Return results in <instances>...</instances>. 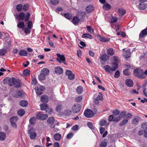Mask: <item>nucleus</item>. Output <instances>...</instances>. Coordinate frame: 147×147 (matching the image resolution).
<instances>
[{
    "label": "nucleus",
    "instance_id": "nucleus-1",
    "mask_svg": "<svg viewBox=\"0 0 147 147\" xmlns=\"http://www.w3.org/2000/svg\"><path fill=\"white\" fill-rule=\"evenodd\" d=\"M49 73L48 69L46 68L43 69L41 71L40 74L38 76V79L41 81L45 80L46 76L48 75Z\"/></svg>",
    "mask_w": 147,
    "mask_h": 147
},
{
    "label": "nucleus",
    "instance_id": "nucleus-2",
    "mask_svg": "<svg viewBox=\"0 0 147 147\" xmlns=\"http://www.w3.org/2000/svg\"><path fill=\"white\" fill-rule=\"evenodd\" d=\"M134 74L136 76L142 79H144L145 77L144 71L140 68H136L134 69Z\"/></svg>",
    "mask_w": 147,
    "mask_h": 147
},
{
    "label": "nucleus",
    "instance_id": "nucleus-3",
    "mask_svg": "<svg viewBox=\"0 0 147 147\" xmlns=\"http://www.w3.org/2000/svg\"><path fill=\"white\" fill-rule=\"evenodd\" d=\"M30 14L29 13H27L25 15L24 13L21 12L19 15V18L22 21L24 20L25 22H27L30 19Z\"/></svg>",
    "mask_w": 147,
    "mask_h": 147
},
{
    "label": "nucleus",
    "instance_id": "nucleus-4",
    "mask_svg": "<svg viewBox=\"0 0 147 147\" xmlns=\"http://www.w3.org/2000/svg\"><path fill=\"white\" fill-rule=\"evenodd\" d=\"M15 81V78H6L3 80V83L4 84H8L10 86L13 85Z\"/></svg>",
    "mask_w": 147,
    "mask_h": 147
},
{
    "label": "nucleus",
    "instance_id": "nucleus-5",
    "mask_svg": "<svg viewBox=\"0 0 147 147\" xmlns=\"http://www.w3.org/2000/svg\"><path fill=\"white\" fill-rule=\"evenodd\" d=\"M85 116L87 118H91L94 116V113L92 111L89 109H86L84 112Z\"/></svg>",
    "mask_w": 147,
    "mask_h": 147
},
{
    "label": "nucleus",
    "instance_id": "nucleus-6",
    "mask_svg": "<svg viewBox=\"0 0 147 147\" xmlns=\"http://www.w3.org/2000/svg\"><path fill=\"white\" fill-rule=\"evenodd\" d=\"M48 115L47 114H43L41 112L38 113L36 115V118L38 119L44 120L48 117Z\"/></svg>",
    "mask_w": 147,
    "mask_h": 147
},
{
    "label": "nucleus",
    "instance_id": "nucleus-7",
    "mask_svg": "<svg viewBox=\"0 0 147 147\" xmlns=\"http://www.w3.org/2000/svg\"><path fill=\"white\" fill-rule=\"evenodd\" d=\"M18 119L16 116H13L11 117L9 121L11 124V126L15 128H16L17 126L16 124Z\"/></svg>",
    "mask_w": 147,
    "mask_h": 147
},
{
    "label": "nucleus",
    "instance_id": "nucleus-8",
    "mask_svg": "<svg viewBox=\"0 0 147 147\" xmlns=\"http://www.w3.org/2000/svg\"><path fill=\"white\" fill-rule=\"evenodd\" d=\"M57 59L59 63L62 62L65 64H66L65 62V58L64 55H61L59 53H57Z\"/></svg>",
    "mask_w": 147,
    "mask_h": 147
},
{
    "label": "nucleus",
    "instance_id": "nucleus-9",
    "mask_svg": "<svg viewBox=\"0 0 147 147\" xmlns=\"http://www.w3.org/2000/svg\"><path fill=\"white\" fill-rule=\"evenodd\" d=\"M81 109V106L78 104L74 105L72 107V111L75 113H77L79 112Z\"/></svg>",
    "mask_w": 147,
    "mask_h": 147
},
{
    "label": "nucleus",
    "instance_id": "nucleus-10",
    "mask_svg": "<svg viewBox=\"0 0 147 147\" xmlns=\"http://www.w3.org/2000/svg\"><path fill=\"white\" fill-rule=\"evenodd\" d=\"M28 133L29 135L30 138L31 139H34L36 138V134L34 131V130L33 128H30L28 131Z\"/></svg>",
    "mask_w": 147,
    "mask_h": 147
},
{
    "label": "nucleus",
    "instance_id": "nucleus-11",
    "mask_svg": "<svg viewBox=\"0 0 147 147\" xmlns=\"http://www.w3.org/2000/svg\"><path fill=\"white\" fill-rule=\"evenodd\" d=\"M65 74L68 76V78L70 80H73L75 78V75L70 70H67L65 72Z\"/></svg>",
    "mask_w": 147,
    "mask_h": 147
},
{
    "label": "nucleus",
    "instance_id": "nucleus-12",
    "mask_svg": "<svg viewBox=\"0 0 147 147\" xmlns=\"http://www.w3.org/2000/svg\"><path fill=\"white\" fill-rule=\"evenodd\" d=\"M55 121V120L53 117H49L48 119L47 120V122L48 123L51 125L50 127L52 128L53 129L55 128V125L53 127H52V125L53 124Z\"/></svg>",
    "mask_w": 147,
    "mask_h": 147
},
{
    "label": "nucleus",
    "instance_id": "nucleus-13",
    "mask_svg": "<svg viewBox=\"0 0 147 147\" xmlns=\"http://www.w3.org/2000/svg\"><path fill=\"white\" fill-rule=\"evenodd\" d=\"M102 93H99L97 96V97L95 99L94 102L96 105H98L99 103V100H102L103 98L102 96Z\"/></svg>",
    "mask_w": 147,
    "mask_h": 147
},
{
    "label": "nucleus",
    "instance_id": "nucleus-14",
    "mask_svg": "<svg viewBox=\"0 0 147 147\" xmlns=\"http://www.w3.org/2000/svg\"><path fill=\"white\" fill-rule=\"evenodd\" d=\"M97 36L98 39L101 42H105L109 40V38L102 37L99 34H97Z\"/></svg>",
    "mask_w": 147,
    "mask_h": 147
},
{
    "label": "nucleus",
    "instance_id": "nucleus-15",
    "mask_svg": "<svg viewBox=\"0 0 147 147\" xmlns=\"http://www.w3.org/2000/svg\"><path fill=\"white\" fill-rule=\"evenodd\" d=\"M55 71L57 74H60L63 73V71L61 67L58 66L55 68Z\"/></svg>",
    "mask_w": 147,
    "mask_h": 147
},
{
    "label": "nucleus",
    "instance_id": "nucleus-16",
    "mask_svg": "<svg viewBox=\"0 0 147 147\" xmlns=\"http://www.w3.org/2000/svg\"><path fill=\"white\" fill-rule=\"evenodd\" d=\"M21 85V82L20 80L19 79L16 80L15 79V81L13 84L14 85V87L18 88L20 87Z\"/></svg>",
    "mask_w": 147,
    "mask_h": 147
},
{
    "label": "nucleus",
    "instance_id": "nucleus-17",
    "mask_svg": "<svg viewBox=\"0 0 147 147\" xmlns=\"http://www.w3.org/2000/svg\"><path fill=\"white\" fill-rule=\"evenodd\" d=\"M86 11L88 13H90L94 11V7L91 5L87 6L86 8Z\"/></svg>",
    "mask_w": 147,
    "mask_h": 147
},
{
    "label": "nucleus",
    "instance_id": "nucleus-18",
    "mask_svg": "<svg viewBox=\"0 0 147 147\" xmlns=\"http://www.w3.org/2000/svg\"><path fill=\"white\" fill-rule=\"evenodd\" d=\"M138 5V8L140 10H144L146 9L147 7V5L144 3L140 2Z\"/></svg>",
    "mask_w": 147,
    "mask_h": 147
},
{
    "label": "nucleus",
    "instance_id": "nucleus-19",
    "mask_svg": "<svg viewBox=\"0 0 147 147\" xmlns=\"http://www.w3.org/2000/svg\"><path fill=\"white\" fill-rule=\"evenodd\" d=\"M103 68L107 72L109 73L111 71H112V69L110 66L108 65H105L103 67Z\"/></svg>",
    "mask_w": 147,
    "mask_h": 147
},
{
    "label": "nucleus",
    "instance_id": "nucleus-20",
    "mask_svg": "<svg viewBox=\"0 0 147 147\" xmlns=\"http://www.w3.org/2000/svg\"><path fill=\"white\" fill-rule=\"evenodd\" d=\"M40 100L42 102H47L48 101V97L46 95H43L41 97Z\"/></svg>",
    "mask_w": 147,
    "mask_h": 147
},
{
    "label": "nucleus",
    "instance_id": "nucleus-21",
    "mask_svg": "<svg viewBox=\"0 0 147 147\" xmlns=\"http://www.w3.org/2000/svg\"><path fill=\"white\" fill-rule=\"evenodd\" d=\"M147 34V28L143 30L139 34L140 38H143L144 36Z\"/></svg>",
    "mask_w": 147,
    "mask_h": 147
},
{
    "label": "nucleus",
    "instance_id": "nucleus-22",
    "mask_svg": "<svg viewBox=\"0 0 147 147\" xmlns=\"http://www.w3.org/2000/svg\"><path fill=\"white\" fill-rule=\"evenodd\" d=\"M126 84L128 87H132L133 85V82L130 79H128L125 81Z\"/></svg>",
    "mask_w": 147,
    "mask_h": 147
},
{
    "label": "nucleus",
    "instance_id": "nucleus-23",
    "mask_svg": "<svg viewBox=\"0 0 147 147\" xmlns=\"http://www.w3.org/2000/svg\"><path fill=\"white\" fill-rule=\"evenodd\" d=\"M109 57L106 54H104L101 56L100 59L104 61H106L107 60L109 59Z\"/></svg>",
    "mask_w": 147,
    "mask_h": 147
},
{
    "label": "nucleus",
    "instance_id": "nucleus-24",
    "mask_svg": "<svg viewBox=\"0 0 147 147\" xmlns=\"http://www.w3.org/2000/svg\"><path fill=\"white\" fill-rule=\"evenodd\" d=\"M77 92L78 94H81L83 91V88L82 87L80 86H78L76 89Z\"/></svg>",
    "mask_w": 147,
    "mask_h": 147
},
{
    "label": "nucleus",
    "instance_id": "nucleus-25",
    "mask_svg": "<svg viewBox=\"0 0 147 147\" xmlns=\"http://www.w3.org/2000/svg\"><path fill=\"white\" fill-rule=\"evenodd\" d=\"M48 105L45 104L43 103L40 105V110L42 111L45 110L47 108H48Z\"/></svg>",
    "mask_w": 147,
    "mask_h": 147
},
{
    "label": "nucleus",
    "instance_id": "nucleus-26",
    "mask_svg": "<svg viewBox=\"0 0 147 147\" xmlns=\"http://www.w3.org/2000/svg\"><path fill=\"white\" fill-rule=\"evenodd\" d=\"M6 137V134L3 132H0V140L3 141L5 140Z\"/></svg>",
    "mask_w": 147,
    "mask_h": 147
},
{
    "label": "nucleus",
    "instance_id": "nucleus-27",
    "mask_svg": "<svg viewBox=\"0 0 147 147\" xmlns=\"http://www.w3.org/2000/svg\"><path fill=\"white\" fill-rule=\"evenodd\" d=\"M19 54L20 56H25L27 55L28 53L26 51L22 50L20 51Z\"/></svg>",
    "mask_w": 147,
    "mask_h": 147
},
{
    "label": "nucleus",
    "instance_id": "nucleus-28",
    "mask_svg": "<svg viewBox=\"0 0 147 147\" xmlns=\"http://www.w3.org/2000/svg\"><path fill=\"white\" fill-rule=\"evenodd\" d=\"M61 135L59 133H56L54 136V138L56 141H59L61 138Z\"/></svg>",
    "mask_w": 147,
    "mask_h": 147
},
{
    "label": "nucleus",
    "instance_id": "nucleus-29",
    "mask_svg": "<svg viewBox=\"0 0 147 147\" xmlns=\"http://www.w3.org/2000/svg\"><path fill=\"white\" fill-rule=\"evenodd\" d=\"M139 118H134L132 119L131 123L133 125H137L139 123Z\"/></svg>",
    "mask_w": 147,
    "mask_h": 147
},
{
    "label": "nucleus",
    "instance_id": "nucleus-30",
    "mask_svg": "<svg viewBox=\"0 0 147 147\" xmlns=\"http://www.w3.org/2000/svg\"><path fill=\"white\" fill-rule=\"evenodd\" d=\"M79 21L80 19L78 17H74L73 19L72 22L74 24H77L79 23Z\"/></svg>",
    "mask_w": 147,
    "mask_h": 147
},
{
    "label": "nucleus",
    "instance_id": "nucleus-31",
    "mask_svg": "<svg viewBox=\"0 0 147 147\" xmlns=\"http://www.w3.org/2000/svg\"><path fill=\"white\" fill-rule=\"evenodd\" d=\"M118 12L119 15L123 16L126 13V11L124 9H118Z\"/></svg>",
    "mask_w": 147,
    "mask_h": 147
},
{
    "label": "nucleus",
    "instance_id": "nucleus-32",
    "mask_svg": "<svg viewBox=\"0 0 147 147\" xmlns=\"http://www.w3.org/2000/svg\"><path fill=\"white\" fill-rule=\"evenodd\" d=\"M107 121L104 119H102L99 122V124L100 126H103L105 125H108L107 124Z\"/></svg>",
    "mask_w": 147,
    "mask_h": 147
},
{
    "label": "nucleus",
    "instance_id": "nucleus-33",
    "mask_svg": "<svg viewBox=\"0 0 147 147\" xmlns=\"http://www.w3.org/2000/svg\"><path fill=\"white\" fill-rule=\"evenodd\" d=\"M103 7L105 9L108 10L111 9V6L108 3H106L104 4L103 6Z\"/></svg>",
    "mask_w": 147,
    "mask_h": 147
},
{
    "label": "nucleus",
    "instance_id": "nucleus-34",
    "mask_svg": "<svg viewBox=\"0 0 147 147\" xmlns=\"http://www.w3.org/2000/svg\"><path fill=\"white\" fill-rule=\"evenodd\" d=\"M20 105L22 107H25L28 105V102L25 100L21 101L19 103Z\"/></svg>",
    "mask_w": 147,
    "mask_h": 147
},
{
    "label": "nucleus",
    "instance_id": "nucleus-35",
    "mask_svg": "<svg viewBox=\"0 0 147 147\" xmlns=\"http://www.w3.org/2000/svg\"><path fill=\"white\" fill-rule=\"evenodd\" d=\"M25 112L24 109H20L17 112V114L20 116H22L25 114Z\"/></svg>",
    "mask_w": 147,
    "mask_h": 147
},
{
    "label": "nucleus",
    "instance_id": "nucleus-36",
    "mask_svg": "<svg viewBox=\"0 0 147 147\" xmlns=\"http://www.w3.org/2000/svg\"><path fill=\"white\" fill-rule=\"evenodd\" d=\"M107 53L108 55L112 56L114 54V51L113 50V49L110 48L107 50Z\"/></svg>",
    "mask_w": 147,
    "mask_h": 147
},
{
    "label": "nucleus",
    "instance_id": "nucleus-37",
    "mask_svg": "<svg viewBox=\"0 0 147 147\" xmlns=\"http://www.w3.org/2000/svg\"><path fill=\"white\" fill-rule=\"evenodd\" d=\"M118 64L117 63H113L112 65V71H115L118 67Z\"/></svg>",
    "mask_w": 147,
    "mask_h": 147
},
{
    "label": "nucleus",
    "instance_id": "nucleus-38",
    "mask_svg": "<svg viewBox=\"0 0 147 147\" xmlns=\"http://www.w3.org/2000/svg\"><path fill=\"white\" fill-rule=\"evenodd\" d=\"M35 89L36 92V94L39 96L42 94V91L39 89V88L38 87H36L35 88Z\"/></svg>",
    "mask_w": 147,
    "mask_h": 147
},
{
    "label": "nucleus",
    "instance_id": "nucleus-39",
    "mask_svg": "<svg viewBox=\"0 0 147 147\" xmlns=\"http://www.w3.org/2000/svg\"><path fill=\"white\" fill-rule=\"evenodd\" d=\"M17 26L20 28H24L25 27L24 23L22 22H20L18 24Z\"/></svg>",
    "mask_w": 147,
    "mask_h": 147
},
{
    "label": "nucleus",
    "instance_id": "nucleus-40",
    "mask_svg": "<svg viewBox=\"0 0 147 147\" xmlns=\"http://www.w3.org/2000/svg\"><path fill=\"white\" fill-rule=\"evenodd\" d=\"M30 71L28 69H26L23 72V75L25 76H28L30 75Z\"/></svg>",
    "mask_w": 147,
    "mask_h": 147
},
{
    "label": "nucleus",
    "instance_id": "nucleus-41",
    "mask_svg": "<svg viewBox=\"0 0 147 147\" xmlns=\"http://www.w3.org/2000/svg\"><path fill=\"white\" fill-rule=\"evenodd\" d=\"M86 28L88 31L89 32L92 33L94 32V30L90 26H87Z\"/></svg>",
    "mask_w": 147,
    "mask_h": 147
},
{
    "label": "nucleus",
    "instance_id": "nucleus-42",
    "mask_svg": "<svg viewBox=\"0 0 147 147\" xmlns=\"http://www.w3.org/2000/svg\"><path fill=\"white\" fill-rule=\"evenodd\" d=\"M22 93L21 91L18 90L16 92V95L14 96L16 98H18L21 97L22 96Z\"/></svg>",
    "mask_w": 147,
    "mask_h": 147
},
{
    "label": "nucleus",
    "instance_id": "nucleus-43",
    "mask_svg": "<svg viewBox=\"0 0 147 147\" xmlns=\"http://www.w3.org/2000/svg\"><path fill=\"white\" fill-rule=\"evenodd\" d=\"M5 47L8 49L11 46V42L9 40H7L5 42Z\"/></svg>",
    "mask_w": 147,
    "mask_h": 147
},
{
    "label": "nucleus",
    "instance_id": "nucleus-44",
    "mask_svg": "<svg viewBox=\"0 0 147 147\" xmlns=\"http://www.w3.org/2000/svg\"><path fill=\"white\" fill-rule=\"evenodd\" d=\"M7 52V51L6 49H0V55L3 56Z\"/></svg>",
    "mask_w": 147,
    "mask_h": 147
},
{
    "label": "nucleus",
    "instance_id": "nucleus-45",
    "mask_svg": "<svg viewBox=\"0 0 147 147\" xmlns=\"http://www.w3.org/2000/svg\"><path fill=\"white\" fill-rule=\"evenodd\" d=\"M82 37L83 38H86L90 39L92 38V36L88 34H83L82 35Z\"/></svg>",
    "mask_w": 147,
    "mask_h": 147
},
{
    "label": "nucleus",
    "instance_id": "nucleus-46",
    "mask_svg": "<svg viewBox=\"0 0 147 147\" xmlns=\"http://www.w3.org/2000/svg\"><path fill=\"white\" fill-rule=\"evenodd\" d=\"M85 14L86 13L84 12H81L79 13V16L80 17V19L82 20L85 18Z\"/></svg>",
    "mask_w": 147,
    "mask_h": 147
},
{
    "label": "nucleus",
    "instance_id": "nucleus-47",
    "mask_svg": "<svg viewBox=\"0 0 147 147\" xmlns=\"http://www.w3.org/2000/svg\"><path fill=\"white\" fill-rule=\"evenodd\" d=\"M71 114V111L69 109H67L64 111V114L66 115L69 116Z\"/></svg>",
    "mask_w": 147,
    "mask_h": 147
},
{
    "label": "nucleus",
    "instance_id": "nucleus-48",
    "mask_svg": "<svg viewBox=\"0 0 147 147\" xmlns=\"http://www.w3.org/2000/svg\"><path fill=\"white\" fill-rule=\"evenodd\" d=\"M62 107V105L61 104H58L56 108V110L57 111L59 112L61 110Z\"/></svg>",
    "mask_w": 147,
    "mask_h": 147
},
{
    "label": "nucleus",
    "instance_id": "nucleus-49",
    "mask_svg": "<svg viewBox=\"0 0 147 147\" xmlns=\"http://www.w3.org/2000/svg\"><path fill=\"white\" fill-rule=\"evenodd\" d=\"M22 5L21 4H19L17 5L16 8L18 11H20L22 10Z\"/></svg>",
    "mask_w": 147,
    "mask_h": 147
},
{
    "label": "nucleus",
    "instance_id": "nucleus-50",
    "mask_svg": "<svg viewBox=\"0 0 147 147\" xmlns=\"http://www.w3.org/2000/svg\"><path fill=\"white\" fill-rule=\"evenodd\" d=\"M82 99V96H80L76 97L75 98V101L77 102H80Z\"/></svg>",
    "mask_w": 147,
    "mask_h": 147
},
{
    "label": "nucleus",
    "instance_id": "nucleus-51",
    "mask_svg": "<svg viewBox=\"0 0 147 147\" xmlns=\"http://www.w3.org/2000/svg\"><path fill=\"white\" fill-rule=\"evenodd\" d=\"M35 121V118L34 117H32L30 120V123L32 125H34Z\"/></svg>",
    "mask_w": 147,
    "mask_h": 147
},
{
    "label": "nucleus",
    "instance_id": "nucleus-52",
    "mask_svg": "<svg viewBox=\"0 0 147 147\" xmlns=\"http://www.w3.org/2000/svg\"><path fill=\"white\" fill-rule=\"evenodd\" d=\"M59 0H50V2L51 4L53 5H56L59 3Z\"/></svg>",
    "mask_w": 147,
    "mask_h": 147
},
{
    "label": "nucleus",
    "instance_id": "nucleus-53",
    "mask_svg": "<svg viewBox=\"0 0 147 147\" xmlns=\"http://www.w3.org/2000/svg\"><path fill=\"white\" fill-rule=\"evenodd\" d=\"M87 125L91 129H94V127L93 124L91 122H88L87 123Z\"/></svg>",
    "mask_w": 147,
    "mask_h": 147
},
{
    "label": "nucleus",
    "instance_id": "nucleus-54",
    "mask_svg": "<svg viewBox=\"0 0 147 147\" xmlns=\"http://www.w3.org/2000/svg\"><path fill=\"white\" fill-rule=\"evenodd\" d=\"M128 120L127 119H124L123 120L122 122H121L119 123V125L121 126H122L125 125V124H126L128 122Z\"/></svg>",
    "mask_w": 147,
    "mask_h": 147
},
{
    "label": "nucleus",
    "instance_id": "nucleus-55",
    "mask_svg": "<svg viewBox=\"0 0 147 147\" xmlns=\"http://www.w3.org/2000/svg\"><path fill=\"white\" fill-rule=\"evenodd\" d=\"M121 118L119 116L114 117L113 121L115 122H118L120 120Z\"/></svg>",
    "mask_w": 147,
    "mask_h": 147
},
{
    "label": "nucleus",
    "instance_id": "nucleus-56",
    "mask_svg": "<svg viewBox=\"0 0 147 147\" xmlns=\"http://www.w3.org/2000/svg\"><path fill=\"white\" fill-rule=\"evenodd\" d=\"M64 16L67 19L69 20L71 18V15L69 13H65Z\"/></svg>",
    "mask_w": 147,
    "mask_h": 147
},
{
    "label": "nucleus",
    "instance_id": "nucleus-57",
    "mask_svg": "<svg viewBox=\"0 0 147 147\" xmlns=\"http://www.w3.org/2000/svg\"><path fill=\"white\" fill-rule=\"evenodd\" d=\"M120 111L119 110L116 109L113 111V113L115 115H117L119 114Z\"/></svg>",
    "mask_w": 147,
    "mask_h": 147
},
{
    "label": "nucleus",
    "instance_id": "nucleus-58",
    "mask_svg": "<svg viewBox=\"0 0 147 147\" xmlns=\"http://www.w3.org/2000/svg\"><path fill=\"white\" fill-rule=\"evenodd\" d=\"M117 18L115 17H113L111 20V23H113L116 22L117 21Z\"/></svg>",
    "mask_w": 147,
    "mask_h": 147
},
{
    "label": "nucleus",
    "instance_id": "nucleus-59",
    "mask_svg": "<svg viewBox=\"0 0 147 147\" xmlns=\"http://www.w3.org/2000/svg\"><path fill=\"white\" fill-rule=\"evenodd\" d=\"M123 74L125 75L128 76L130 75V72L128 71V69H125L123 71Z\"/></svg>",
    "mask_w": 147,
    "mask_h": 147
},
{
    "label": "nucleus",
    "instance_id": "nucleus-60",
    "mask_svg": "<svg viewBox=\"0 0 147 147\" xmlns=\"http://www.w3.org/2000/svg\"><path fill=\"white\" fill-rule=\"evenodd\" d=\"M32 26L33 25L32 22L31 21L28 22V28L30 29H31L32 28Z\"/></svg>",
    "mask_w": 147,
    "mask_h": 147
},
{
    "label": "nucleus",
    "instance_id": "nucleus-61",
    "mask_svg": "<svg viewBox=\"0 0 147 147\" xmlns=\"http://www.w3.org/2000/svg\"><path fill=\"white\" fill-rule=\"evenodd\" d=\"M29 5L28 4L24 5L23 7V9L25 11L27 10L28 9Z\"/></svg>",
    "mask_w": 147,
    "mask_h": 147
},
{
    "label": "nucleus",
    "instance_id": "nucleus-62",
    "mask_svg": "<svg viewBox=\"0 0 147 147\" xmlns=\"http://www.w3.org/2000/svg\"><path fill=\"white\" fill-rule=\"evenodd\" d=\"M142 127L144 129H147V122H145L142 124Z\"/></svg>",
    "mask_w": 147,
    "mask_h": 147
},
{
    "label": "nucleus",
    "instance_id": "nucleus-63",
    "mask_svg": "<svg viewBox=\"0 0 147 147\" xmlns=\"http://www.w3.org/2000/svg\"><path fill=\"white\" fill-rule=\"evenodd\" d=\"M126 114V112L125 111H123L119 114V117L121 118L123 117Z\"/></svg>",
    "mask_w": 147,
    "mask_h": 147
},
{
    "label": "nucleus",
    "instance_id": "nucleus-64",
    "mask_svg": "<svg viewBox=\"0 0 147 147\" xmlns=\"http://www.w3.org/2000/svg\"><path fill=\"white\" fill-rule=\"evenodd\" d=\"M107 144L106 142H103L100 144V147H106L107 146Z\"/></svg>",
    "mask_w": 147,
    "mask_h": 147
}]
</instances>
